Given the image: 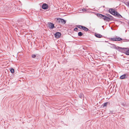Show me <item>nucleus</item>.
I'll return each mask as SVG.
<instances>
[{
	"instance_id": "f257e3e1",
	"label": "nucleus",
	"mask_w": 129,
	"mask_h": 129,
	"mask_svg": "<svg viewBox=\"0 0 129 129\" xmlns=\"http://www.w3.org/2000/svg\"><path fill=\"white\" fill-rule=\"evenodd\" d=\"M108 12L114 16H116L119 18H122V16L119 14L118 12H117L113 8H111L109 9Z\"/></svg>"
},
{
	"instance_id": "f03ea898",
	"label": "nucleus",
	"mask_w": 129,
	"mask_h": 129,
	"mask_svg": "<svg viewBox=\"0 0 129 129\" xmlns=\"http://www.w3.org/2000/svg\"><path fill=\"white\" fill-rule=\"evenodd\" d=\"M120 50V51L125 53L127 55H129V49L126 48H119Z\"/></svg>"
},
{
	"instance_id": "7ed1b4c3",
	"label": "nucleus",
	"mask_w": 129,
	"mask_h": 129,
	"mask_svg": "<svg viewBox=\"0 0 129 129\" xmlns=\"http://www.w3.org/2000/svg\"><path fill=\"white\" fill-rule=\"evenodd\" d=\"M129 77L128 74L127 73H125L120 77V79H128Z\"/></svg>"
},
{
	"instance_id": "20e7f679",
	"label": "nucleus",
	"mask_w": 129,
	"mask_h": 129,
	"mask_svg": "<svg viewBox=\"0 0 129 129\" xmlns=\"http://www.w3.org/2000/svg\"><path fill=\"white\" fill-rule=\"evenodd\" d=\"M48 27L51 29H53L55 28L54 24L51 22H48L47 23Z\"/></svg>"
},
{
	"instance_id": "39448f33",
	"label": "nucleus",
	"mask_w": 129,
	"mask_h": 129,
	"mask_svg": "<svg viewBox=\"0 0 129 129\" xmlns=\"http://www.w3.org/2000/svg\"><path fill=\"white\" fill-rule=\"evenodd\" d=\"M116 39V41H121V40H123V42H127V41H129V40L127 39H122L121 38L119 37H117V36H116L115 37Z\"/></svg>"
},
{
	"instance_id": "423d86ee",
	"label": "nucleus",
	"mask_w": 129,
	"mask_h": 129,
	"mask_svg": "<svg viewBox=\"0 0 129 129\" xmlns=\"http://www.w3.org/2000/svg\"><path fill=\"white\" fill-rule=\"evenodd\" d=\"M57 20L59 23L61 22L63 24H65L66 22V20L61 18H57Z\"/></svg>"
},
{
	"instance_id": "0eeeda50",
	"label": "nucleus",
	"mask_w": 129,
	"mask_h": 129,
	"mask_svg": "<svg viewBox=\"0 0 129 129\" xmlns=\"http://www.w3.org/2000/svg\"><path fill=\"white\" fill-rule=\"evenodd\" d=\"M42 8L43 9L46 10L48 8V5L46 3H44L42 6Z\"/></svg>"
},
{
	"instance_id": "6e6552de",
	"label": "nucleus",
	"mask_w": 129,
	"mask_h": 129,
	"mask_svg": "<svg viewBox=\"0 0 129 129\" xmlns=\"http://www.w3.org/2000/svg\"><path fill=\"white\" fill-rule=\"evenodd\" d=\"M111 45H112L113 46L112 47H111V48L115 49L120 51V49L119 48H121L122 47H121L118 46H116L114 44H111Z\"/></svg>"
},
{
	"instance_id": "1a4fd4ad",
	"label": "nucleus",
	"mask_w": 129,
	"mask_h": 129,
	"mask_svg": "<svg viewBox=\"0 0 129 129\" xmlns=\"http://www.w3.org/2000/svg\"><path fill=\"white\" fill-rule=\"evenodd\" d=\"M61 35V33L59 32H56L54 35L55 37L57 38H59Z\"/></svg>"
},
{
	"instance_id": "9d476101",
	"label": "nucleus",
	"mask_w": 129,
	"mask_h": 129,
	"mask_svg": "<svg viewBox=\"0 0 129 129\" xmlns=\"http://www.w3.org/2000/svg\"><path fill=\"white\" fill-rule=\"evenodd\" d=\"M103 19L105 21H110V18L105 15H104V16H103Z\"/></svg>"
},
{
	"instance_id": "9b49d317",
	"label": "nucleus",
	"mask_w": 129,
	"mask_h": 129,
	"mask_svg": "<svg viewBox=\"0 0 129 129\" xmlns=\"http://www.w3.org/2000/svg\"><path fill=\"white\" fill-rule=\"evenodd\" d=\"M95 36L97 38H101L103 37V36L100 34L95 33Z\"/></svg>"
},
{
	"instance_id": "f8f14e48",
	"label": "nucleus",
	"mask_w": 129,
	"mask_h": 129,
	"mask_svg": "<svg viewBox=\"0 0 129 129\" xmlns=\"http://www.w3.org/2000/svg\"><path fill=\"white\" fill-rule=\"evenodd\" d=\"M97 16L100 18L102 19H103V16H104V15L99 13L97 14Z\"/></svg>"
},
{
	"instance_id": "ddd939ff",
	"label": "nucleus",
	"mask_w": 129,
	"mask_h": 129,
	"mask_svg": "<svg viewBox=\"0 0 129 129\" xmlns=\"http://www.w3.org/2000/svg\"><path fill=\"white\" fill-rule=\"evenodd\" d=\"M82 29H83L86 31H87L89 30V29L83 26H82Z\"/></svg>"
},
{
	"instance_id": "4468645a",
	"label": "nucleus",
	"mask_w": 129,
	"mask_h": 129,
	"mask_svg": "<svg viewBox=\"0 0 129 129\" xmlns=\"http://www.w3.org/2000/svg\"><path fill=\"white\" fill-rule=\"evenodd\" d=\"M79 97L81 99L84 98V95L82 93H80L79 94Z\"/></svg>"
},
{
	"instance_id": "2eb2a0df",
	"label": "nucleus",
	"mask_w": 129,
	"mask_h": 129,
	"mask_svg": "<svg viewBox=\"0 0 129 129\" xmlns=\"http://www.w3.org/2000/svg\"><path fill=\"white\" fill-rule=\"evenodd\" d=\"M83 33L81 32H79L78 33V36L80 37L82 35H83Z\"/></svg>"
},
{
	"instance_id": "dca6fc26",
	"label": "nucleus",
	"mask_w": 129,
	"mask_h": 129,
	"mask_svg": "<svg viewBox=\"0 0 129 129\" xmlns=\"http://www.w3.org/2000/svg\"><path fill=\"white\" fill-rule=\"evenodd\" d=\"M109 39L111 41H116V39L115 37V38H109Z\"/></svg>"
},
{
	"instance_id": "f3484780",
	"label": "nucleus",
	"mask_w": 129,
	"mask_h": 129,
	"mask_svg": "<svg viewBox=\"0 0 129 129\" xmlns=\"http://www.w3.org/2000/svg\"><path fill=\"white\" fill-rule=\"evenodd\" d=\"M11 73H14V70L13 68H11L10 70Z\"/></svg>"
},
{
	"instance_id": "a211bd4d",
	"label": "nucleus",
	"mask_w": 129,
	"mask_h": 129,
	"mask_svg": "<svg viewBox=\"0 0 129 129\" xmlns=\"http://www.w3.org/2000/svg\"><path fill=\"white\" fill-rule=\"evenodd\" d=\"M110 104V103L109 102H105L103 103L102 105H109Z\"/></svg>"
},
{
	"instance_id": "6ab92c4d",
	"label": "nucleus",
	"mask_w": 129,
	"mask_h": 129,
	"mask_svg": "<svg viewBox=\"0 0 129 129\" xmlns=\"http://www.w3.org/2000/svg\"><path fill=\"white\" fill-rule=\"evenodd\" d=\"M125 103L124 102V101L123 100L121 102V105H125Z\"/></svg>"
},
{
	"instance_id": "aec40b11",
	"label": "nucleus",
	"mask_w": 129,
	"mask_h": 129,
	"mask_svg": "<svg viewBox=\"0 0 129 129\" xmlns=\"http://www.w3.org/2000/svg\"><path fill=\"white\" fill-rule=\"evenodd\" d=\"M83 26L81 25H77V26L78 27V28H80L81 29H82V26Z\"/></svg>"
},
{
	"instance_id": "412c9836",
	"label": "nucleus",
	"mask_w": 129,
	"mask_h": 129,
	"mask_svg": "<svg viewBox=\"0 0 129 129\" xmlns=\"http://www.w3.org/2000/svg\"><path fill=\"white\" fill-rule=\"evenodd\" d=\"M110 21L113 20L114 18L111 15V16H110Z\"/></svg>"
},
{
	"instance_id": "4be33fe9",
	"label": "nucleus",
	"mask_w": 129,
	"mask_h": 129,
	"mask_svg": "<svg viewBox=\"0 0 129 129\" xmlns=\"http://www.w3.org/2000/svg\"><path fill=\"white\" fill-rule=\"evenodd\" d=\"M36 56V55L35 54H32L31 55V57L33 58H35Z\"/></svg>"
},
{
	"instance_id": "5701e85b",
	"label": "nucleus",
	"mask_w": 129,
	"mask_h": 129,
	"mask_svg": "<svg viewBox=\"0 0 129 129\" xmlns=\"http://www.w3.org/2000/svg\"><path fill=\"white\" fill-rule=\"evenodd\" d=\"M87 10V9H85L84 8H83L82 9V11H83V12L86 11Z\"/></svg>"
},
{
	"instance_id": "b1692460",
	"label": "nucleus",
	"mask_w": 129,
	"mask_h": 129,
	"mask_svg": "<svg viewBox=\"0 0 129 129\" xmlns=\"http://www.w3.org/2000/svg\"><path fill=\"white\" fill-rule=\"evenodd\" d=\"M106 15L108 17H110V16H111V15L108 14H106Z\"/></svg>"
},
{
	"instance_id": "393cba45",
	"label": "nucleus",
	"mask_w": 129,
	"mask_h": 129,
	"mask_svg": "<svg viewBox=\"0 0 129 129\" xmlns=\"http://www.w3.org/2000/svg\"><path fill=\"white\" fill-rule=\"evenodd\" d=\"M78 30V29L77 28V27L75 28L74 29V31H77Z\"/></svg>"
},
{
	"instance_id": "a878e982",
	"label": "nucleus",
	"mask_w": 129,
	"mask_h": 129,
	"mask_svg": "<svg viewBox=\"0 0 129 129\" xmlns=\"http://www.w3.org/2000/svg\"><path fill=\"white\" fill-rule=\"evenodd\" d=\"M127 5H128L129 6V2H128L127 3Z\"/></svg>"
},
{
	"instance_id": "bb28decb",
	"label": "nucleus",
	"mask_w": 129,
	"mask_h": 129,
	"mask_svg": "<svg viewBox=\"0 0 129 129\" xmlns=\"http://www.w3.org/2000/svg\"><path fill=\"white\" fill-rule=\"evenodd\" d=\"M104 25L102 26V27L104 28ZM103 29H104V28H103Z\"/></svg>"
},
{
	"instance_id": "cd10ccee",
	"label": "nucleus",
	"mask_w": 129,
	"mask_h": 129,
	"mask_svg": "<svg viewBox=\"0 0 129 129\" xmlns=\"http://www.w3.org/2000/svg\"><path fill=\"white\" fill-rule=\"evenodd\" d=\"M108 44H111H111H111V43H110L109 42H108Z\"/></svg>"
},
{
	"instance_id": "c85d7f7f",
	"label": "nucleus",
	"mask_w": 129,
	"mask_h": 129,
	"mask_svg": "<svg viewBox=\"0 0 129 129\" xmlns=\"http://www.w3.org/2000/svg\"><path fill=\"white\" fill-rule=\"evenodd\" d=\"M103 7L104 8V7H105V6H103Z\"/></svg>"
},
{
	"instance_id": "c756f323",
	"label": "nucleus",
	"mask_w": 129,
	"mask_h": 129,
	"mask_svg": "<svg viewBox=\"0 0 129 129\" xmlns=\"http://www.w3.org/2000/svg\"><path fill=\"white\" fill-rule=\"evenodd\" d=\"M111 29H112V27H111Z\"/></svg>"
},
{
	"instance_id": "7c9ffc66",
	"label": "nucleus",
	"mask_w": 129,
	"mask_h": 129,
	"mask_svg": "<svg viewBox=\"0 0 129 129\" xmlns=\"http://www.w3.org/2000/svg\"><path fill=\"white\" fill-rule=\"evenodd\" d=\"M104 106H106V105H104Z\"/></svg>"
}]
</instances>
